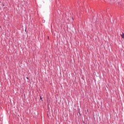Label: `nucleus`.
I'll return each instance as SVG.
<instances>
[{
	"mask_svg": "<svg viewBox=\"0 0 124 124\" xmlns=\"http://www.w3.org/2000/svg\"><path fill=\"white\" fill-rule=\"evenodd\" d=\"M120 35H121V36L122 38L124 39V32H122V34H120Z\"/></svg>",
	"mask_w": 124,
	"mask_h": 124,
	"instance_id": "f257e3e1",
	"label": "nucleus"
},
{
	"mask_svg": "<svg viewBox=\"0 0 124 124\" xmlns=\"http://www.w3.org/2000/svg\"><path fill=\"white\" fill-rule=\"evenodd\" d=\"M40 99L41 100H42V97L41 96H40Z\"/></svg>",
	"mask_w": 124,
	"mask_h": 124,
	"instance_id": "f03ea898",
	"label": "nucleus"
}]
</instances>
